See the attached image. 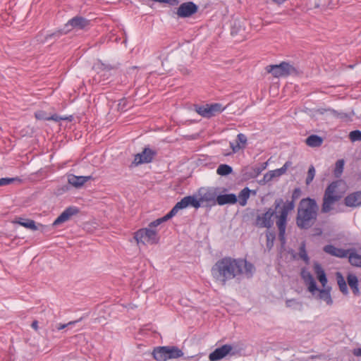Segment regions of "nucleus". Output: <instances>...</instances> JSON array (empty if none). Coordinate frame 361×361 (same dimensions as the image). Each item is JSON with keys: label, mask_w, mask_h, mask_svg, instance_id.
Segmentation results:
<instances>
[{"label": "nucleus", "mask_w": 361, "mask_h": 361, "mask_svg": "<svg viewBox=\"0 0 361 361\" xmlns=\"http://www.w3.org/2000/svg\"><path fill=\"white\" fill-rule=\"evenodd\" d=\"M255 269L254 265L245 259L226 256L215 262L211 273L216 283L226 286L233 279L240 280L243 274L247 279L252 278Z\"/></svg>", "instance_id": "f257e3e1"}, {"label": "nucleus", "mask_w": 361, "mask_h": 361, "mask_svg": "<svg viewBox=\"0 0 361 361\" xmlns=\"http://www.w3.org/2000/svg\"><path fill=\"white\" fill-rule=\"evenodd\" d=\"M283 202V200L282 198L276 199L274 202V208H267L265 212L257 214L252 223V226L258 228H266L267 230L270 229L274 226L273 217L276 215L277 209L280 207Z\"/></svg>", "instance_id": "f03ea898"}, {"label": "nucleus", "mask_w": 361, "mask_h": 361, "mask_svg": "<svg viewBox=\"0 0 361 361\" xmlns=\"http://www.w3.org/2000/svg\"><path fill=\"white\" fill-rule=\"evenodd\" d=\"M340 183L341 180H334L325 189L321 208L322 213L327 214L330 212L333 209L332 204L341 199L342 195L336 192V189Z\"/></svg>", "instance_id": "7ed1b4c3"}, {"label": "nucleus", "mask_w": 361, "mask_h": 361, "mask_svg": "<svg viewBox=\"0 0 361 361\" xmlns=\"http://www.w3.org/2000/svg\"><path fill=\"white\" fill-rule=\"evenodd\" d=\"M152 355L157 361H166L180 357L183 355V353L177 346H159L154 348Z\"/></svg>", "instance_id": "20e7f679"}, {"label": "nucleus", "mask_w": 361, "mask_h": 361, "mask_svg": "<svg viewBox=\"0 0 361 361\" xmlns=\"http://www.w3.org/2000/svg\"><path fill=\"white\" fill-rule=\"evenodd\" d=\"M154 227L142 228L138 229L134 233V239L137 244L145 245L146 243L151 245L158 244L160 237L158 235L157 231L153 228Z\"/></svg>", "instance_id": "39448f33"}, {"label": "nucleus", "mask_w": 361, "mask_h": 361, "mask_svg": "<svg viewBox=\"0 0 361 361\" xmlns=\"http://www.w3.org/2000/svg\"><path fill=\"white\" fill-rule=\"evenodd\" d=\"M269 73L275 78L287 77L288 75H298V70L288 62L282 61L279 64L269 65L265 68Z\"/></svg>", "instance_id": "423d86ee"}, {"label": "nucleus", "mask_w": 361, "mask_h": 361, "mask_svg": "<svg viewBox=\"0 0 361 361\" xmlns=\"http://www.w3.org/2000/svg\"><path fill=\"white\" fill-rule=\"evenodd\" d=\"M219 192V188L202 187L198 190L199 200L202 207H206L207 209L216 204L217 194Z\"/></svg>", "instance_id": "0eeeda50"}, {"label": "nucleus", "mask_w": 361, "mask_h": 361, "mask_svg": "<svg viewBox=\"0 0 361 361\" xmlns=\"http://www.w3.org/2000/svg\"><path fill=\"white\" fill-rule=\"evenodd\" d=\"M226 107L220 103L206 104L205 105H195V111L201 116L210 118L221 114Z\"/></svg>", "instance_id": "6e6552de"}, {"label": "nucleus", "mask_w": 361, "mask_h": 361, "mask_svg": "<svg viewBox=\"0 0 361 361\" xmlns=\"http://www.w3.org/2000/svg\"><path fill=\"white\" fill-rule=\"evenodd\" d=\"M319 207L316 200L311 197L302 198L298 205V212L313 216L318 215Z\"/></svg>", "instance_id": "1a4fd4ad"}, {"label": "nucleus", "mask_w": 361, "mask_h": 361, "mask_svg": "<svg viewBox=\"0 0 361 361\" xmlns=\"http://www.w3.org/2000/svg\"><path fill=\"white\" fill-rule=\"evenodd\" d=\"M157 154V152L156 150L146 147L143 149L142 152L138 153L135 156L133 164H134L135 166H137L142 164L151 163Z\"/></svg>", "instance_id": "9d476101"}, {"label": "nucleus", "mask_w": 361, "mask_h": 361, "mask_svg": "<svg viewBox=\"0 0 361 361\" xmlns=\"http://www.w3.org/2000/svg\"><path fill=\"white\" fill-rule=\"evenodd\" d=\"M282 204H283V205L279 211V214H276V224L287 225L288 213L294 209L295 204L293 201L289 200Z\"/></svg>", "instance_id": "9b49d317"}, {"label": "nucleus", "mask_w": 361, "mask_h": 361, "mask_svg": "<svg viewBox=\"0 0 361 361\" xmlns=\"http://www.w3.org/2000/svg\"><path fill=\"white\" fill-rule=\"evenodd\" d=\"M198 11V6L192 1L183 3L178 8L176 14L182 18L191 17Z\"/></svg>", "instance_id": "f8f14e48"}, {"label": "nucleus", "mask_w": 361, "mask_h": 361, "mask_svg": "<svg viewBox=\"0 0 361 361\" xmlns=\"http://www.w3.org/2000/svg\"><path fill=\"white\" fill-rule=\"evenodd\" d=\"M232 350L233 347L231 345H223L221 347L216 348L213 352H212L209 355V359L210 361H218L224 358L228 355H234L235 352H233Z\"/></svg>", "instance_id": "ddd939ff"}, {"label": "nucleus", "mask_w": 361, "mask_h": 361, "mask_svg": "<svg viewBox=\"0 0 361 361\" xmlns=\"http://www.w3.org/2000/svg\"><path fill=\"white\" fill-rule=\"evenodd\" d=\"M317 219V216L297 213L296 225L300 229L307 230L314 224Z\"/></svg>", "instance_id": "4468645a"}, {"label": "nucleus", "mask_w": 361, "mask_h": 361, "mask_svg": "<svg viewBox=\"0 0 361 361\" xmlns=\"http://www.w3.org/2000/svg\"><path fill=\"white\" fill-rule=\"evenodd\" d=\"M79 212V209L74 206L67 207L54 221L53 226H56L68 221L73 215Z\"/></svg>", "instance_id": "2eb2a0df"}, {"label": "nucleus", "mask_w": 361, "mask_h": 361, "mask_svg": "<svg viewBox=\"0 0 361 361\" xmlns=\"http://www.w3.org/2000/svg\"><path fill=\"white\" fill-rule=\"evenodd\" d=\"M179 205L180 209H185L188 207H194L197 209L202 207V204L200 202L199 198L196 195H188L184 197L180 200V201L177 202Z\"/></svg>", "instance_id": "dca6fc26"}, {"label": "nucleus", "mask_w": 361, "mask_h": 361, "mask_svg": "<svg viewBox=\"0 0 361 361\" xmlns=\"http://www.w3.org/2000/svg\"><path fill=\"white\" fill-rule=\"evenodd\" d=\"M90 25V20L82 16H76L70 19L65 25L66 27L71 26L72 28L83 30Z\"/></svg>", "instance_id": "f3484780"}, {"label": "nucleus", "mask_w": 361, "mask_h": 361, "mask_svg": "<svg viewBox=\"0 0 361 361\" xmlns=\"http://www.w3.org/2000/svg\"><path fill=\"white\" fill-rule=\"evenodd\" d=\"M343 203L348 207H358L361 206V190L349 193L344 198Z\"/></svg>", "instance_id": "a211bd4d"}, {"label": "nucleus", "mask_w": 361, "mask_h": 361, "mask_svg": "<svg viewBox=\"0 0 361 361\" xmlns=\"http://www.w3.org/2000/svg\"><path fill=\"white\" fill-rule=\"evenodd\" d=\"M323 250L331 256L340 258L347 257L350 252V249L345 250L343 248H338L331 244L325 245L323 248Z\"/></svg>", "instance_id": "6ab92c4d"}, {"label": "nucleus", "mask_w": 361, "mask_h": 361, "mask_svg": "<svg viewBox=\"0 0 361 361\" xmlns=\"http://www.w3.org/2000/svg\"><path fill=\"white\" fill-rule=\"evenodd\" d=\"M180 210V208L179 207V205L178 204V203H176L173 207L166 214L164 215V216L161 217V218H159L152 222H150L148 225V226L149 227H157L159 225H160L161 224L165 222V221H167L168 220L171 219V218H173L177 213Z\"/></svg>", "instance_id": "aec40b11"}, {"label": "nucleus", "mask_w": 361, "mask_h": 361, "mask_svg": "<svg viewBox=\"0 0 361 361\" xmlns=\"http://www.w3.org/2000/svg\"><path fill=\"white\" fill-rule=\"evenodd\" d=\"M90 180H94V178L92 176H75L74 174L68 176V183L76 188L82 187Z\"/></svg>", "instance_id": "412c9836"}, {"label": "nucleus", "mask_w": 361, "mask_h": 361, "mask_svg": "<svg viewBox=\"0 0 361 361\" xmlns=\"http://www.w3.org/2000/svg\"><path fill=\"white\" fill-rule=\"evenodd\" d=\"M119 68V63L111 64L102 62L101 60H97L94 63L93 69H94L97 73L102 72H109L113 70H116Z\"/></svg>", "instance_id": "4be33fe9"}, {"label": "nucleus", "mask_w": 361, "mask_h": 361, "mask_svg": "<svg viewBox=\"0 0 361 361\" xmlns=\"http://www.w3.org/2000/svg\"><path fill=\"white\" fill-rule=\"evenodd\" d=\"M238 202L237 196L233 193L230 194H217L216 204H235Z\"/></svg>", "instance_id": "5701e85b"}, {"label": "nucleus", "mask_w": 361, "mask_h": 361, "mask_svg": "<svg viewBox=\"0 0 361 361\" xmlns=\"http://www.w3.org/2000/svg\"><path fill=\"white\" fill-rule=\"evenodd\" d=\"M346 279L353 293L356 296L360 295L359 281L357 276L354 274L348 273L346 276Z\"/></svg>", "instance_id": "b1692460"}, {"label": "nucleus", "mask_w": 361, "mask_h": 361, "mask_svg": "<svg viewBox=\"0 0 361 361\" xmlns=\"http://www.w3.org/2000/svg\"><path fill=\"white\" fill-rule=\"evenodd\" d=\"M314 270L316 274L317 279L322 283V286L324 288L328 282V279H327L325 271L322 268V265L318 262L314 263Z\"/></svg>", "instance_id": "393cba45"}, {"label": "nucleus", "mask_w": 361, "mask_h": 361, "mask_svg": "<svg viewBox=\"0 0 361 361\" xmlns=\"http://www.w3.org/2000/svg\"><path fill=\"white\" fill-rule=\"evenodd\" d=\"M247 139L245 135L243 133H239L237 135L236 138V144H233L232 142L230 143L231 147L233 152H237L241 149H244L245 147Z\"/></svg>", "instance_id": "a878e982"}, {"label": "nucleus", "mask_w": 361, "mask_h": 361, "mask_svg": "<svg viewBox=\"0 0 361 361\" xmlns=\"http://www.w3.org/2000/svg\"><path fill=\"white\" fill-rule=\"evenodd\" d=\"M323 142L324 139L322 137L314 134L309 135L305 140L306 145L310 147H320Z\"/></svg>", "instance_id": "bb28decb"}, {"label": "nucleus", "mask_w": 361, "mask_h": 361, "mask_svg": "<svg viewBox=\"0 0 361 361\" xmlns=\"http://www.w3.org/2000/svg\"><path fill=\"white\" fill-rule=\"evenodd\" d=\"M15 222L32 231H37L38 229L35 221L32 219L18 217L16 219Z\"/></svg>", "instance_id": "cd10ccee"}, {"label": "nucleus", "mask_w": 361, "mask_h": 361, "mask_svg": "<svg viewBox=\"0 0 361 361\" xmlns=\"http://www.w3.org/2000/svg\"><path fill=\"white\" fill-rule=\"evenodd\" d=\"M348 257L349 262L352 266L361 267V255L357 254L355 249H350Z\"/></svg>", "instance_id": "c85d7f7f"}, {"label": "nucleus", "mask_w": 361, "mask_h": 361, "mask_svg": "<svg viewBox=\"0 0 361 361\" xmlns=\"http://www.w3.org/2000/svg\"><path fill=\"white\" fill-rule=\"evenodd\" d=\"M331 288L328 286L326 288L324 287L323 289H320L319 291V298L324 300L329 305H331L333 304V300L331 296Z\"/></svg>", "instance_id": "c756f323"}, {"label": "nucleus", "mask_w": 361, "mask_h": 361, "mask_svg": "<svg viewBox=\"0 0 361 361\" xmlns=\"http://www.w3.org/2000/svg\"><path fill=\"white\" fill-rule=\"evenodd\" d=\"M336 277L340 291L343 295H347L349 293V292L347 286V282L345 281L343 276L341 272H336Z\"/></svg>", "instance_id": "7c9ffc66"}, {"label": "nucleus", "mask_w": 361, "mask_h": 361, "mask_svg": "<svg viewBox=\"0 0 361 361\" xmlns=\"http://www.w3.org/2000/svg\"><path fill=\"white\" fill-rule=\"evenodd\" d=\"M266 248L268 251H270L274 244V240L276 239V233L274 231H271L269 229L266 231Z\"/></svg>", "instance_id": "2f4dec72"}, {"label": "nucleus", "mask_w": 361, "mask_h": 361, "mask_svg": "<svg viewBox=\"0 0 361 361\" xmlns=\"http://www.w3.org/2000/svg\"><path fill=\"white\" fill-rule=\"evenodd\" d=\"M331 114L336 118L341 119V121H351L353 113L348 114L342 111H338L335 109H329Z\"/></svg>", "instance_id": "473e14b6"}, {"label": "nucleus", "mask_w": 361, "mask_h": 361, "mask_svg": "<svg viewBox=\"0 0 361 361\" xmlns=\"http://www.w3.org/2000/svg\"><path fill=\"white\" fill-rule=\"evenodd\" d=\"M232 173L233 168L226 164H220L216 169V173L221 176H226Z\"/></svg>", "instance_id": "72a5a7b5"}, {"label": "nucleus", "mask_w": 361, "mask_h": 361, "mask_svg": "<svg viewBox=\"0 0 361 361\" xmlns=\"http://www.w3.org/2000/svg\"><path fill=\"white\" fill-rule=\"evenodd\" d=\"M251 190L247 188H243L239 193L238 197H239V203L241 206L246 205L247 202V200L250 197Z\"/></svg>", "instance_id": "f704fd0d"}, {"label": "nucleus", "mask_w": 361, "mask_h": 361, "mask_svg": "<svg viewBox=\"0 0 361 361\" xmlns=\"http://www.w3.org/2000/svg\"><path fill=\"white\" fill-rule=\"evenodd\" d=\"M345 161L343 159H338L335 164L334 170V176L335 178H340L343 173L344 169Z\"/></svg>", "instance_id": "c9c22d12"}, {"label": "nucleus", "mask_w": 361, "mask_h": 361, "mask_svg": "<svg viewBox=\"0 0 361 361\" xmlns=\"http://www.w3.org/2000/svg\"><path fill=\"white\" fill-rule=\"evenodd\" d=\"M292 164V162L290 161H287L284 164L283 166L280 168V169H275V170H273V171H271V173H272V174H274V177H279L282 175H283L288 168Z\"/></svg>", "instance_id": "e433bc0d"}, {"label": "nucleus", "mask_w": 361, "mask_h": 361, "mask_svg": "<svg viewBox=\"0 0 361 361\" xmlns=\"http://www.w3.org/2000/svg\"><path fill=\"white\" fill-rule=\"evenodd\" d=\"M276 226L279 229V239L281 243L282 247H283L286 244V231L287 225L284 224H276Z\"/></svg>", "instance_id": "4c0bfd02"}, {"label": "nucleus", "mask_w": 361, "mask_h": 361, "mask_svg": "<svg viewBox=\"0 0 361 361\" xmlns=\"http://www.w3.org/2000/svg\"><path fill=\"white\" fill-rule=\"evenodd\" d=\"M299 255L300 258L306 263L308 264L310 261V257L305 250V244L302 243L299 249Z\"/></svg>", "instance_id": "58836bf2"}, {"label": "nucleus", "mask_w": 361, "mask_h": 361, "mask_svg": "<svg viewBox=\"0 0 361 361\" xmlns=\"http://www.w3.org/2000/svg\"><path fill=\"white\" fill-rule=\"evenodd\" d=\"M21 182V179L18 177L15 178H0V186H4L7 185H10L15 182Z\"/></svg>", "instance_id": "ea45409f"}, {"label": "nucleus", "mask_w": 361, "mask_h": 361, "mask_svg": "<svg viewBox=\"0 0 361 361\" xmlns=\"http://www.w3.org/2000/svg\"><path fill=\"white\" fill-rule=\"evenodd\" d=\"M51 120L56 121V122L60 121H71L73 120V116H69L62 117V116H59L56 114H54L52 116L47 118V121H51Z\"/></svg>", "instance_id": "a19ab883"}, {"label": "nucleus", "mask_w": 361, "mask_h": 361, "mask_svg": "<svg viewBox=\"0 0 361 361\" xmlns=\"http://www.w3.org/2000/svg\"><path fill=\"white\" fill-rule=\"evenodd\" d=\"M314 176H315V169H314V166L311 165L308 169L307 176L305 180V183L307 185H310L312 183V181L313 180Z\"/></svg>", "instance_id": "79ce46f5"}, {"label": "nucleus", "mask_w": 361, "mask_h": 361, "mask_svg": "<svg viewBox=\"0 0 361 361\" xmlns=\"http://www.w3.org/2000/svg\"><path fill=\"white\" fill-rule=\"evenodd\" d=\"M240 23L239 20H235L233 21L231 28V34L233 36H235L238 34L240 30Z\"/></svg>", "instance_id": "37998d69"}, {"label": "nucleus", "mask_w": 361, "mask_h": 361, "mask_svg": "<svg viewBox=\"0 0 361 361\" xmlns=\"http://www.w3.org/2000/svg\"><path fill=\"white\" fill-rule=\"evenodd\" d=\"M349 138L352 142L361 141V131L355 130L350 133Z\"/></svg>", "instance_id": "c03bdc74"}, {"label": "nucleus", "mask_w": 361, "mask_h": 361, "mask_svg": "<svg viewBox=\"0 0 361 361\" xmlns=\"http://www.w3.org/2000/svg\"><path fill=\"white\" fill-rule=\"evenodd\" d=\"M254 173L252 171V169L246 167L243 170V176L245 179H252L256 178L253 176Z\"/></svg>", "instance_id": "a18cd8bd"}, {"label": "nucleus", "mask_w": 361, "mask_h": 361, "mask_svg": "<svg viewBox=\"0 0 361 361\" xmlns=\"http://www.w3.org/2000/svg\"><path fill=\"white\" fill-rule=\"evenodd\" d=\"M308 290L312 294H314L316 291H319V288L317 287V283L314 279H312V281H308Z\"/></svg>", "instance_id": "49530a36"}, {"label": "nucleus", "mask_w": 361, "mask_h": 361, "mask_svg": "<svg viewBox=\"0 0 361 361\" xmlns=\"http://www.w3.org/2000/svg\"><path fill=\"white\" fill-rule=\"evenodd\" d=\"M302 195V190L300 188H295L291 195V200L293 203L301 196Z\"/></svg>", "instance_id": "de8ad7c7"}, {"label": "nucleus", "mask_w": 361, "mask_h": 361, "mask_svg": "<svg viewBox=\"0 0 361 361\" xmlns=\"http://www.w3.org/2000/svg\"><path fill=\"white\" fill-rule=\"evenodd\" d=\"M35 116L38 120H44L47 121V116H46V113L43 111H39L35 112Z\"/></svg>", "instance_id": "09e8293b"}, {"label": "nucleus", "mask_w": 361, "mask_h": 361, "mask_svg": "<svg viewBox=\"0 0 361 361\" xmlns=\"http://www.w3.org/2000/svg\"><path fill=\"white\" fill-rule=\"evenodd\" d=\"M82 320V318L79 319L78 320H75V321H72V322H70L67 324H59V326H57V329L58 330H62L63 329H65L66 326H70V325H73V324H75V323L80 322Z\"/></svg>", "instance_id": "8fccbe9b"}, {"label": "nucleus", "mask_w": 361, "mask_h": 361, "mask_svg": "<svg viewBox=\"0 0 361 361\" xmlns=\"http://www.w3.org/2000/svg\"><path fill=\"white\" fill-rule=\"evenodd\" d=\"M64 32L62 31V30H58L55 32H53L51 34H49V35H47L46 37H45V39L47 40L49 38H52V37H59L61 35H62Z\"/></svg>", "instance_id": "3c124183"}, {"label": "nucleus", "mask_w": 361, "mask_h": 361, "mask_svg": "<svg viewBox=\"0 0 361 361\" xmlns=\"http://www.w3.org/2000/svg\"><path fill=\"white\" fill-rule=\"evenodd\" d=\"M274 178V174H272V173H271V171H269L264 175L263 181L264 183H267L271 181Z\"/></svg>", "instance_id": "603ef678"}, {"label": "nucleus", "mask_w": 361, "mask_h": 361, "mask_svg": "<svg viewBox=\"0 0 361 361\" xmlns=\"http://www.w3.org/2000/svg\"><path fill=\"white\" fill-rule=\"evenodd\" d=\"M300 302L297 301L295 299H288L286 300V305L287 307H291L295 305H299Z\"/></svg>", "instance_id": "864d4df0"}, {"label": "nucleus", "mask_w": 361, "mask_h": 361, "mask_svg": "<svg viewBox=\"0 0 361 361\" xmlns=\"http://www.w3.org/2000/svg\"><path fill=\"white\" fill-rule=\"evenodd\" d=\"M252 171L254 173V176L255 177H257L263 170H264V167H258V166H255V167H252Z\"/></svg>", "instance_id": "5fc2aeb1"}, {"label": "nucleus", "mask_w": 361, "mask_h": 361, "mask_svg": "<svg viewBox=\"0 0 361 361\" xmlns=\"http://www.w3.org/2000/svg\"><path fill=\"white\" fill-rule=\"evenodd\" d=\"M302 278L305 280L307 283L308 281H312V279H314L312 275L310 272H307L306 274H302Z\"/></svg>", "instance_id": "6e6d98bb"}, {"label": "nucleus", "mask_w": 361, "mask_h": 361, "mask_svg": "<svg viewBox=\"0 0 361 361\" xmlns=\"http://www.w3.org/2000/svg\"><path fill=\"white\" fill-rule=\"evenodd\" d=\"M314 233H313L314 236L320 235L322 233V230L320 228H315L314 229Z\"/></svg>", "instance_id": "4d7b16f0"}, {"label": "nucleus", "mask_w": 361, "mask_h": 361, "mask_svg": "<svg viewBox=\"0 0 361 361\" xmlns=\"http://www.w3.org/2000/svg\"><path fill=\"white\" fill-rule=\"evenodd\" d=\"M31 326L35 331H37L38 330V322L37 320H34L31 324Z\"/></svg>", "instance_id": "13d9d810"}, {"label": "nucleus", "mask_w": 361, "mask_h": 361, "mask_svg": "<svg viewBox=\"0 0 361 361\" xmlns=\"http://www.w3.org/2000/svg\"><path fill=\"white\" fill-rule=\"evenodd\" d=\"M353 354L355 356H361V348H355L353 350Z\"/></svg>", "instance_id": "bf43d9fd"}, {"label": "nucleus", "mask_w": 361, "mask_h": 361, "mask_svg": "<svg viewBox=\"0 0 361 361\" xmlns=\"http://www.w3.org/2000/svg\"><path fill=\"white\" fill-rule=\"evenodd\" d=\"M124 105H125V100L122 99V100L120 101V102L118 104V108H121L123 110V107H124Z\"/></svg>", "instance_id": "052dcab7"}, {"label": "nucleus", "mask_w": 361, "mask_h": 361, "mask_svg": "<svg viewBox=\"0 0 361 361\" xmlns=\"http://www.w3.org/2000/svg\"><path fill=\"white\" fill-rule=\"evenodd\" d=\"M124 105H125V100L122 99V100L120 101V102L118 104V108H121L123 110V107H124Z\"/></svg>", "instance_id": "680f3d73"}, {"label": "nucleus", "mask_w": 361, "mask_h": 361, "mask_svg": "<svg viewBox=\"0 0 361 361\" xmlns=\"http://www.w3.org/2000/svg\"><path fill=\"white\" fill-rule=\"evenodd\" d=\"M286 0H273L274 2L276 3L277 4H281Z\"/></svg>", "instance_id": "e2e57ef3"}, {"label": "nucleus", "mask_w": 361, "mask_h": 361, "mask_svg": "<svg viewBox=\"0 0 361 361\" xmlns=\"http://www.w3.org/2000/svg\"><path fill=\"white\" fill-rule=\"evenodd\" d=\"M259 167H264V169H266L267 167V163H263L261 166H259Z\"/></svg>", "instance_id": "0e129e2a"}]
</instances>
